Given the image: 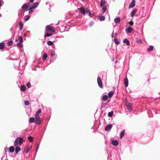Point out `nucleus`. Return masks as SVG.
<instances>
[{"mask_svg":"<svg viewBox=\"0 0 160 160\" xmlns=\"http://www.w3.org/2000/svg\"><path fill=\"white\" fill-rule=\"evenodd\" d=\"M23 141V140L22 138L21 137H18L16 139L14 142V145L15 146L21 145L22 144Z\"/></svg>","mask_w":160,"mask_h":160,"instance_id":"obj_1","label":"nucleus"},{"mask_svg":"<svg viewBox=\"0 0 160 160\" xmlns=\"http://www.w3.org/2000/svg\"><path fill=\"white\" fill-rule=\"evenodd\" d=\"M46 30L47 31H49L53 33H54L55 32V29L52 28L49 25L46 26Z\"/></svg>","mask_w":160,"mask_h":160,"instance_id":"obj_2","label":"nucleus"},{"mask_svg":"<svg viewBox=\"0 0 160 160\" xmlns=\"http://www.w3.org/2000/svg\"><path fill=\"white\" fill-rule=\"evenodd\" d=\"M35 123L37 125H40L41 124V122L40 119V118L38 116H35Z\"/></svg>","mask_w":160,"mask_h":160,"instance_id":"obj_3","label":"nucleus"},{"mask_svg":"<svg viewBox=\"0 0 160 160\" xmlns=\"http://www.w3.org/2000/svg\"><path fill=\"white\" fill-rule=\"evenodd\" d=\"M79 12H81L82 14L85 15L86 13H88L89 12V10H86L83 8L81 7L79 8Z\"/></svg>","mask_w":160,"mask_h":160,"instance_id":"obj_4","label":"nucleus"},{"mask_svg":"<svg viewBox=\"0 0 160 160\" xmlns=\"http://www.w3.org/2000/svg\"><path fill=\"white\" fill-rule=\"evenodd\" d=\"M97 82L99 86L101 88H102L103 86L102 83V81L101 80V78L99 77H98L97 78Z\"/></svg>","mask_w":160,"mask_h":160,"instance_id":"obj_5","label":"nucleus"},{"mask_svg":"<svg viewBox=\"0 0 160 160\" xmlns=\"http://www.w3.org/2000/svg\"><path fill=\"white\" fill-rule=\"evenodd\" d=\"M135 2L136 1L135 0H132L129 5L128 8L129 9H130L133 8L135 5Z\"/></svg>","mask_w":160,"mask_h":160,"instance_id":"obj_6","label":"nucleus"},{"mask_svg":"<svg viewBox=\"0 0 160 160\" xmlns=\"http://www.w3.org/2000/svg\"><path fill=\"white\" fill-rule=\"evenodd\" d=\"M112 125L111 124L107 125L105 128V130L106 131H110V129L112 128Z\"/></svg>","mask_w":160,"mask_h":160,"instance_id":"obj_7","label":"nucleus"},{"mask_svg":"<svg viewBox=\"0 0 160 160\" xmlns=\"http://www.w3.org/2000/svg\"><path fill=\"white\" fill-rule=\"evenodd\" d=\"M127 107L128 110L131 111L132 110V105L131 103H128L127 105Z\"/></svg>","mask_w":160,"mask_h":160,"instance_id":"obj_8","label":"nucleus"},{"mask_svg":"<svg viewBox=\"0 0 160 160\" xmlns=\"http://www.w3.org/2000/svg\"><path fill=\"white\" fill-rule=\"evenodd\" d=\"M111 143L114 146H117L119 144L118 141L116 140H112Z\"/></svg>","mask_w":160,"mask_h":160,"instance_id":"obj_9","label":"nucleus"},{"mask_svg":"<svg viewBox=\"0 0 160 160\" xmlns=\"http://www.w3.org/2000/svg\"><path fill=\"white\" fill-rule=\"evenodd\" d=\"M21 8L23 9H24L25 11H28V6L25 3L23 4Z\"/></svg>","mask_w":160,"mask_h":160,"instance_id":"obj_10","label":"nucleus"},{"mask_svg":"<svg viewBox=\"0 0 160 160\" xmlns=\"http://www.w3.org/2000/svg\"><path fill=\"white\" fill-rule=\"evenodd\" d=\"M39 4V2H36L33 3L32 5V8H35L38 7Z\"/></svg>","mask_w":160,"mask_h":160,"instance_id":"obj_11","label":"nucleus"},{"mask_svg":"<svg viewBox=\"0 0 160 160\" xmlns=\"http://www.w3.org/2000/svg\"><path fill=\"white\" fill-rule=\"evenodd\" d=\"M32 148V147L28 146L26 148L24 149V151L26 153H27L28 152L30 149Z\"/></svg>","mask_w":160,"mask_h":160,"instance_id":"obj_12","label":"nucleus"},{"mask_svg":"<svg viewBox=\"0 0 160 160\" xmlns=\"http://www.w3.org/2000/svg\"><path fill=\"white\" fill-rule=\"evenodd\" d=\"M132 31V28L131 27H129L127 28L126 31L128 33H131Z\"/></svg>","mask_w":160,"mask_h":160,"instance_id":"obj_13","label":"nucleus"},{"mask_svg":"<svg viewBox=\"0 0 160 160\" xmlns=\"http://www.w3.org/2000/svg\"><path fill=\"white\" fill-rule=\"evenodd\" d=\"M137 9H134L131 13V16L132 17H133L135 15L136 13L137 12Z\"/></svg>","mask_w":160,"mask_h":160,"instance_id":"obj_14","label":"nucleus"},{"mask_svg":"<svg viewBox=\"0 0 160 160\" xmlns=\"http://www.w3.org/2000/svg\"><path fill=\"white\" fill-rule=\"evenodd\" d=\"M123 43L126 44L127 46L129 45L130 44V42L129 40L127 38L124 39L123 42Z\"/></svg>","mask_w":160,"mask_h":160,"instance_id":"obj_15","label":"nucleus"},{"mask_svg":"<svg viewBox=\"0 0 160 160\" xmlns=\"http://www.w3.org/2000/svg\"><path fill=\"white\" fill-rule=\"evenodd\" d=\"M124 84L126 87H127L128 85V81L127 78H126L124 80Z\"/></svg>","mask_w":160,"mask_h":160,"instance_id":"obj_16","label":"nucleus"},{"mask_svg":"<svg viewBox=\"0 0 160 160\" xmlns=\"http://www.w3.org/2000/svg\"><path fill=\"white\" fill-rule=\"evenodd\" d=\"M21 150V148L18 146H16L15 148V153L17 154L18 153V152L20 151Z\"/></svg>","mask_w":160,"mask_h":160,"instance_id":"obj_17","label":"nucleus"},{"mask_svg":"<svg viewBox=\"0 0 160 160\" xmlns=\"http://www.w3.org/2000/svg\"><path fill=\"white\" fill-rule=\"evenodd\" d=\"M120 18L118 17L115 18L114 19V21L116 23H118L120 22Z\"/></svg>","mask_w":160,"mask_h":160,"instance_id":"obj_18","label":"nucleus"},{"mask_svg":"<svg viewBox=\"0 0 160 160\" xmlns=\"http://www.w3.org/2000/svg\"><path fill=\"white\" fill-rule=\"evenodd\" d=\"M15 151V148L13 146H10L9 148V152L10 153L13 152Z\"/></svg>","mask_w":160,"mask_h":160,"instance_id":"obj_19","label":"nucleus"},{"mask_svg":"<svg viewBox=\"0 0 160 160\" xmlns=\"http://www.w3.org/2000/svg\"><path fill=\"white\" fill-rule=\"evenodd\" d=\"M106 1H104L103 0H101V2L100 4V6L101 7H102L105 4H106Z\"/></svg>","mask_w":160,"mask_h":160,"instance_id":"obj_20","label":"nucleus"},{"mask_svg":"<svg viewBox=\"0 0 160 160\" xmlns=\"http://www.w3.org/2000/svg\"><path fill=\"white\" fill-rule=\"evenodd\" d=\"M19 30H22L23 26V24L22 23V21H20L19 23Z\"/></svg>","mask_w":160,"mask_h":160,"instance_id":"obj_21","label":"nucleus"},{"mask_svg":"<svg viewBox=\"0 0 160 160\" xmlns=\"http://www.w3.org/2000/svg\"><path fill=\"white\" fill-rule=\"evenodd\" d=\"M4 44L3 42L0 43V50H3L4 48Z\"/></svg>","mask_w":160,"mask_h":160,"instance_id":"obj_22","label":"nucleus"},{"mask_svg":"<svg viewBox=\"0 0 160 160\" xmlns=\"http://www.w3.org/2000/svg\"><path fill=\"white\" fill-rule=\"evenodd\" d=\"M154 48V47L152 45H150L149 46V48H147V50L148 51L150 52V51H152Z\"/></svg>","mask_w":160,"mask_h":160,"instance_id":"obj_23","label":"nucleus"},{"mask_svg":"<svg viewBox=\"0 0 160 160\" xmlns=\"http://www.w3.org/2000/svg\"><path fill=\"white\" fill-rule=\"evenodd\" d=\"M125 130H123L120 133V139H122L124 136L125 134Z\"/></svg>","mask_w":160,"mask_h":160,"instance_id":"obj_24","label":"nucleus"},{"mask_svg":"<svg viewBox=\"0 0 160 160\" xmlns=\"http://www.w3.org/2000/svg\"><path fill=\"white\" fill-rule=\"evenodd\" d=\"M108 98V96L106 95H105L102 96V99L104 101H106L107 100Z\"/></svg>","mask_w":160,"mask_h":160,"instance_id":"obj_25","label":"nucleus"},{"mask_svg":"<svg viewBox=\"0 0 160 160\" xmlns=\"http://www.w3.org/2000/svg\"><path fill=\"white\" fill-rule=\"evenodd\" d=\"M26 89V88L25 85H22L20 88V90L22 91H25Z\"/></svg>","mask_w":160,"mask_h":160,"instance_id":"obj_26","label":"nucleus"},{"mask_svg":"<svg viewBox=\"0 0 160 160\" xmlns=\"http://www.w3.org/2000/svg\"><path fill=\"white\" fill-rule=\"evenodd\" d=\"M48 57V55L46 53H44L42 56V58L43 60L45 61L46 60Z\"/></svg>","mask_w":160,"mask_h":160,"instance_id":"obj_27","label":"nucleus"},{"mask_svg":"<svg viewBox=\"0 0 160 160\" xmlns=\"http://www.w3.org/2000/svg\"><path fill=\"white\" fill-rule=\"evenodd\" d=\"M113 94H114L113 91H111L108 93V97L109 98H111L112 96V95H113Z\"/></svg>","mask_w":160,"mask_h":160,"instance_id":"obj_28","label":"nucleus"},{"mask_svg":"<svg viewBox=\"0 0 160 160\" xmlns=\"http://www.w3.org/2000/svg\"><path fill=\"white\" fill-rule=\"evenodd\" d=\"M35 118L33 117H31L29 119V122L30 123L34 122Z\"/></svg>","mask_w":160,"mask_h":160,"instance_id":"obj_29","label":"nucleus"},{"mask_svg":"<svg viewBox=\"0 0 160 160\" xmlns=\"http://www.w3.org/2000/svg\"><path fill=\"white\" fill-rule=\"evenodd\" d=\"M41 112V109H39L36 112V113L35 114V116H38V114L39 113H40Z\"/></svg>","mask_w":160,"mask_h":160,"instance_id":"obj_30","label":"nucleus"},{"mask_svg":"<svg viewBox=\"0 0 160 160\" xmlns=\"http://www.w3.org/2000/svg\"><path fill=\"white\" fill-rule=\"evenodd\" d=\"M102 12L103 13H104L107 11V7L106 6H104L102 7Z\"/></svg>","mask_w":160,"mask_h":160,"instance_id":"obj_31","label":"nucleus"},{"mask_svg":"<svg viewBox=\"0 0 160 160\" xmlns=\"http://www.w3.org/2000/svg\"><path fill=\"white\" fill-rule=\"evenodd\" d=\"M114 42L116 44H118L120 43L119 41L118 40L117 38H114L113 39Z\"/></svg>","mask_w":160,"mask_h":160,"instance_id":"obj_32","label":"nucleus"},{"mask_svg":"<svg viewBox=\"0 0 160 160\" xmlns=\"http://www.w3.org/2000/svg\"><path fill=\"white\" fill-rule=\"evenodd\" d=\"M47 44L48 45L52 46L54 44L53 41H48L47 42Z\"/></svg>","mask_w":160,"mask_h":160,"instance_id":"obj_33","label":"nucleus"},{"mask_svg":"<svg viewBox=\"0 0 160 160\" xmlns=\"http://www.w3.org/2000/svg\"><path fill=\"white\" fill-rule=\"evenodd\" d=\"M33 8H32V7L31 6V7H30L28 9V11H29V13H30L33 12V10L32 9Z\"/></svg>","mask_w":160,"mask_h":160,"instance_id":"obj_34","label":"nucleus"},{"mask_svg":"<svg viewBox=\"0 0 160 160\" xmlns=\"http://www.w3.org/2000/svg\"><path fill=\"white\" fill-rule=\"evenodd\" d=\"M113 111L109 112L108 113V117H112L113 116Z\"/></svg>","mask_w":160,"mask_h":160,"instance_id":"obj_35","label":"nucleus"},{"mask_svg":"<svg viewBox=\"0 0 160 160\" xmlns=\"http://www.w3.org/2000/svg\"><path fill=\"white\" fill-rule=\"evenodd\" d=\"M28 138L30 142H32L33 141V138L32 136H29L28 137Z\"/></svg>","mask_w":160,"mask_h":160,"instance_id":"obj_36","label":"nucleus"},{"mask_svg":"<svg viewBox=\"0 0 160 160\" xmlns=\"http://www.w3.org/2000/svg\"><path fill=\"white\" fill-rule=\"evenodd\" d=\"M99 20L100 21H104L105 19V17L104 16H101L99 18Z\"/></svg>","mask_w":160,"mask_h":160,"instance_id":"obj_37","label":"nucleus"},{"mask_svg":"<svg viewBox=\"0 0 160 160\" xmlns=\"http://www.w3.org/2000/svg\"><path fill=\"white\" fill-rule=\"evenodd\" d=\"M52 35V34L47 32L44 36V37L45 38L46 37H50Z\"/></svg>","mask_w":160,"mask_h":160,"instance_id":"obj_38","label":"nucleus"},{"mask_svg":"<svg viewBox=\"0 0 160 160\" xmlns=\"http://www.w3.org/2000/svg\"><path fill=\"white\" fill-rule=\"evenodd\" d=\"M13 43V41L12 40H10V41H9L7 43V44L8 46H10L11 45H12V44Z\"/></svg>","mask_w":160,"mask_h":160,"instance_id":"obj_39","label":"nucleus"},{"mask_svg":"<svg viewBox=\"0 0 160 160\" xmlns=\"http://www.w3.org/2000/svg\"><path fill=\"white\" fill-rule=\"evenodd\" d=\"M18 40L19 41V42H23V38L22 36H20L18 38Z\"/></svg>","mask_w":160,"mask_h":160,"instance_id":"obj_40","label":"nucleus"},{"mask_svg":"<svg viewBox=\"0 0 160 160\" xmlns=\"http://www.w3.org/2000/svg\"><path fill=\"white\" fill-rule=\"evenodd\" d=\"M24 104L25 105L28 106L30 104V103L28 101L26 100L24 101Z\"/></svg>","mask_w":160,"mask_h":160,"instance_id":"obj_41","label":"nucleus"},{"mask_svg":"<svg viewBox=\"0 0 160 160\" xmlns=\"http://www.w3.org/2000/svg\"><path fill=\"white\" fill-rule=\"evenodd\" d=\"M30 17V16H27L26 17H25V18L24 19V20L25 21H27L29 19Z\"/></svg>","mask_w":160,"mask_h":160,"instance_id":"obj_42","label":"nucleus"},{"mask_svg":"<svg viewBox=\"0 0 160 160\" xmlns=\"http://www.w3.org/2000/svg\"><path fill=\"white\" fill-rule=\"evenodd\" d=\"M22 42H19L17 43V45L18 46H19L21 47H22L23 46V44L22 43Z\"/></svg>","mask_w":160,"mask_h":160,"instance_id":"obj_43","label":"nucleus"},{"mask_svg":"<svg viewBox=\"0 0 160 160\" xmlns=\"http://www.w3.org/2000/svg\"><path fill=\"white\" fill-rule=\"evenodd\" d=\"M55 52L54 51H53L51 52L50 54L51 57H53L55 56Z\"/></svg>","mask_w":160,"mask_h":160,"instance_id":"obj_44","label":"nucleus"},{"mask_svg":"<svg viewBox=\"0 0 160 160\" xmlns=\"http://www.w3.org/2000/svg\"><path fill=\"white\" fill-rule=\"evenodd\" d=\"M31 84H30V82H28L27 85H26V86H27V87L28 88H30L31 87Z\"/></svg>","mask_w":160,"mask_h":160,"instance_id":"obj_45","label":"nucleus"},{"mask_svg":"<svg viewBox=\"0 0 160 160\" xmlns=\"http://www.w3.org/2000/svg\"><path fill=\"white\" fill-rule=\"evenodd\" d=\"M93 24H94L93 22L92 21H91L90 22L89 24V25L90 27H91L93 25Z\"/></svg>","mask_w":160,"mask_h":160,"instance_id":"obj_46","label":"nucleus"},{"mask_svg":"<svg viewBox=\"0 0 160 160\" xmlns=\"http://www.w3.org/2000/svg\"><path fill=\"white\" fill-rule=\"evenodd\" d=\"M39 144H37V148H36V152H37V151L39 149Z\"/></svg>","mask_w":160,"mask_h":160,"instance_id":"obj_47","label":"nucleus"},{"mask_svg":"<svg viewBox=\"0 0 160 160\" xmlns=\"http://www.w3.org/2000/svg\"><path fill=\"white\" fill-rule=\"evenodd\" d=\"M88 15H89V16L90 17H92V15L91 14V13L89 11V12H88Z\"/></svg>","mask_w":160,"mask_h":160,"instance_id":"obj_48","label":"nucleus"},{"mask_svg":"<svg viewBox=\"0 0 160 160\" xmlns=\"http://www.w3.org/2000/svg\"><path fill=\"white\" fill-rule=\"evenodd\" d=\"M25 4L28 6V8L31 6L29 2Z\"/></svg>","mask_w":160,"mask_h":160,"instance_id":"obj_49","label":"nucleus"},{"mask_svg":"<svg viewBox=\"0 0 160 160\" xmlns=\"http://www.w3.org/2000/svg\"><path fill=\"white\" fill-rule=\"evenodd\" d=\"M29 3H32L34 2V0H29Z\"/></svg>","mask_w":160,"mask_h":160,"instance_id":"obj_50","label":"nucleus"},{"mask_svg":"<svg viewBox=\"0 0 160 160\" xmlns=\"http://www.w3.org/2000/svg\"><path fill=\"white\" fill-rule=\"evenodd\" d=\"M18 15L19 16H21L22 15V14L21 12H18Z\"/></svg>","mask_w":160,"mask_h":160,"instance_id":"obj_51","label":"nucleus"},{"mask_svg":"<svg viewBox=\"0 0 160 160\" xmlns=\"http://www.w3.org/2000/svg\"><path fill=\"white\" fill-rule=\"evenodd\" d=\"M2 0H0V7H1L2 6Z\"/></svg>","mask_w":160,"mask_h":160,"instance_id":"obj_52","label":"nucleus"},{"mask_svg":"<svg viewBox=\"0 0 160 160\" xmlns=\"http://www.w3.org/2000/svg\"><path fill=\"white\" fill-rule=\"evenodd\" d=\"M129 24L131 25H133V22H130Z\"/></svg>","mask_w":160,"mask_h":160,"instance_id":"obj_53","label":"nucleus"},{"mask_svg":"<svg viewBox=\"0 0 160 160\" xmlns=\"http://www.w3.org/2000/svg\"><path fill=\"white\" fill-rule=\"evenodd\" d=\"M36 67H35V68H33L32 69L33 70H34V71H35L36 70Z\"/></svg>","mask_w":160,"mask_h":160,"instance_id":"obj_54","label":"nucleus"},{"mask_svg":"<svg viewBox=\"0 0 160 160\" xmlns=\"http://www.w3.org/2000/svg\"><path fill=\"white\" fill-rule=\"evenodd\" d=\"M117 33H115V35H114V37H117Z\"/></svg>","mask_w":160,"mask_h":160,"instance_id":"obj_55","label":"nucleus"},{"mask_svg":"<svg viewBox=\"0 0 160 160\" xmlns=\"http://www.w3.org/2000/svg\"><path fill=\"white\" fill-rule=\"evenodd\" d=\"M18 40V39H16L15 40V41L16 42H17Z\"/></svg>","mask_w":160,"mask_h":160,"instance_id":"obj_56","label":"nucleus"},{"mask_svg":"<svg viewBox=\"0 0 160 160\" xmlns=\"http://www.w3.org/2000/svg\"><path fill=\"white\" fill-rule=\"evenodd\" d=\"M10 31L11 32V33L12 32V28H11L10 30Z\"/></svg>","mask_w":160,"mask_h":160,"instance_id":"obj_57","label":"nucleus"},{"mask_svg":"<svg viewBox=\"0 0 160 160\" xmlns=\"http://www.w3.org/2000/svg\"><path fill=\"white\" fill-rule=\"evenodd\" d=\"M26 32L27 33H29L30 32V31H28V30H27L26 31Z\"/></svg>","mask_w":160,"mask_h":160,"instance_id":"obj_58","label":"nucleus"},{"mask_svg":"<svg viewBox=\"0 0 160 160\" xmlns=\"http://www.w3.org/2000/svg\"><path fill=\"white\" fill-rule=\"evenodd\" d=\"M113 32L112 35V38L113 37Z\"/></svg>","mask_w":160,"mask_h":160,"instance_id":"obj_59","label":"nucleus"},{"mask_svg":"<svg viewBox=\"0 0 160 160\" xmlns=\"http://www.w3.org/2000/svg\"><path fill=\"white\" fill-rule=\"evenodd\" d=\"M48 2H46V5H48Z\"/></svg>","mask_w":160,"mask_h":160,"instance_id":"obj_60","label":"nucleus"},{"mask_svg":"<svg viewBox=\"0 0 160 160\" xmlns=\"http://www.w3.org/2000/svg\"><path fill=\"white\" fill-rule=\"evenodd\" d=\"M117 62H118V61H117V60H116V61H115V63H116Z\"/></svg>","mask_w":160,"mask_h":160,"instance_id":"obj_61","label":"nucleus"},{"mask_svg":"<svg viewBox=\"0 0 160 160\" xmlns=\"http://www.w3.org/2000/svg\"><path fill=\"white\" fill-rule=\"evenodd\" d=\"M51 60H50V61L51 62H51Z\"/></svg>","mask_w":160,"mask_h":160,"instance_id":"obj_62","label":"nucleus"},{"mask_svg":"<svg viewBox=\"0 0 160 160\" xmlns=\"http://www.w3.org/2000/svg\"><path fill=\"white\" fill-rule=\"evenodd\" d=\"M0 16H2V15L0 13Z\"/></svg>","mask_w":160,"mask_h":160,"instance_id":"obj_63","label":"nucleus"},{"mask_svg":"<svg viewBox=\"0 0 160 160\" xmlns=\"http://www.w3.org/2000/svg\"><path fill=\"white\" fill-rule=\"evenodd\" d=\"M82 1H84L85 0H82Z\"/></svg>","mask_w":160,"mask_h":160,"instance_id":"obj_64","label":"nucleus"}]
</instances>
